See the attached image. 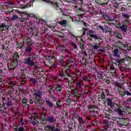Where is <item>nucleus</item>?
Segmentation results:
<instances>
[{"label":"nucleus","mask_w":131,"mask_h":131,"mask_svg":"<svg viewBox=\"0 0 131 131\" xmlns=\"http://www.w3.org/2000/svg\"><path fill=\"white\" fill-rule=\"evenodd\" d=\"M35 96L36 101L37 103H39V106L43 104L45 100L42 99V92L40 91H35L34 94Z\"/></svg>","instance_id":"nucleus-1"},{"label":"nucleus","mask_w":131,"mask_h":131,"mask_svg":"<svg viewBox=\"0 0 131 131\" xmlns=\"http://www.w3.org/2000/svg\"><path fill=\"white\" fill-rule=\"evenodd\" d=\"M31 55H30V56L27 58L25 59L24 60V63L28 65V68H30L31 66H33L35 69H36V68L38 67V63H37V62H33L31 60Z\"/></svg>","instance_id":"nucleus-2"},{"label":"nucleus","mask_w":131,"mask_h":131,"mask_svg":"<svg viewBox=\"0 0 131 131\" xmlns=\"http://www.w3.org/2000/svg\"><path fill=\"white\" fill-rule=\"evenodd\" d=\"M75 117L78 120L79 125H78V128H81L82 127H81V124H84L85 123V121H84V120H83V118L81 116L76 114V113H75Z\"/></svg>","instance_id":"nucleus-3"},{"label":"nucleus","mask_w":131,"mask_h":131,"mask_svg":"<svg viewBox=\"0 0 131 131\" xmlns=\"http://www.w3.org/2000/svg\"><path fill=\"white\" fill-rule=\"evenodd\" d=\"M45 130H50V131H61L60 128H55V125H48L45 127Z\"/></svg>","instance_id":"nucleus-4"},{"label":"nucleus","mask_w":131,"mask_h":131,"mask_svg":"<svg viewBox=\"0 0 131 131\" xmlns=\"http://www.w3.org/2000/svg\"><path fill=\"white\" fill-rule=\"evenodd\" d=\"M127 23H129L128 19H126L125 21H123V25L120 27V28L122 31H126V29H127V25L124 24H126Z\"/></svg>","instance_id":"nucleus-5"},{"label":"nucleus","mask_w":131,"mask_h":131,"mask_svg":"<svg viewBox=\"0 0 131 131\" xmlns=\"http://www.w3.org/2000/svg\"><path fill=\"white\" fill-rule=\"evenodd\" d=\"M47 121L49 123H53V122H56V118L53 116H49L46 119Z\"/></svg>","instance_id":"nucleus-6"},{"label":"nucleus","mask_w":131,"mask_h":131,"mask_svg":"<svg viewBox=\"0 0 131 131\" xmlns=\"http://www.w3.org/2000/svg\"><path fill=\"white\" fill-rule=\"evenodd\" d=\"M47 106H49V108L52 109V108H54V104L50 99H47L45 100Z\"/></svg>","instance_id":"nucleus-7"},{"label":"nucleus","mask_w":131,"mask_h":131,"mask_svg":"<svg viewBox=\"0 0 131 131\" xmlns=\"http://www.w3.org/2000/svg\"><path fill=\"white\" fill-rule=\"evenodd\" d=\"M112 55L113 57H116V58H119V51L118 50V49L113 50Z\"/></svg>","instance_id":"nucleus-8"},{"label":"nucleus","mask_w":131,"mask_h":131,"mask_svg":"<svg viewBox=\"0 0 131 131\" xmlns=\"http://www.w3.org/2000/svg\"><path fill=\"white\" fill-rule=\"evenodd\" d=\"M66 65H67V63L66 62H63V63H61V66H62L61 68L63 72H66V71L68 70V68H69L68 66Z\"/></svg>","instance_id":"nucleus-9"},{"label":"nucleus","mask_w":131,"mask_h":131,"mask_svg":"<svg viewBox=\"0 0 131 131\" xmlns=\"http://www.w3.org/2000/svg\"><path fill=\"white\" fill-rule=\"evenodd\" d=\"M25 51L26 53H32V47L30 45H27L26 47Z\"/></svg>","instance_id":"nucleus-10"},{"label":"nucleus","mask_w":131,"mask_h":131,"mask_svg":"<svg viewBox=\"0 0 131 131\" xmlns=\"http://www.w3.org/2000/svg\"><path fill=\"white\" fill-rule=\"evenodd\" d=\"M20 83H26V76L25 75H23L20 76Z\"/></svg>","instance_id":"nucleus-11"},{"label":"nucleus","mask_w":131,"mask_h":131,"mask_svg":"<svg viewBox=\"0 0 131 131\" xmlns=\"http://www.w3.org/2000/svg\"><path fill=\"white\" fill-rule=\"evenodd\" d=\"M28 129V127L27 126H20L18 128V131H25Z\"/></svg>","instance_id":"nucleus-12"},{"label":"nucleus","mask_w":131,"mask_h":131,"mask_svg":"<svg viewBox=\"0 0 131 131\" xmlns=\"http://www.w3.org/2000/svg\"><path fill=\"white\" fill-rule=\"evenodd\" d=\"M125 90L123 88H120L118 89V92L119 94L122 96V97H123V96H125Z\"/></svg>","instance_id":"nucleus-13"},{"label":"nucleus","mask_w":131,"mask_h":131,"mask_svg":"<svg viewBox=\"0 0 131 131\" xmlns=\"http://www.w3.org/2000/svg\"><path fill=\"white\" fill-rule=\"evenodd\" d=\"M116 112H117V115H119V116H121L123 114V110H121L119 107L116 110Z\"/></svg>","instance_id":"nucleus-14"},{"label":"nucleus","mask_w":131,"mask_h":131,"mask_svg":"<svg viewBox=\"0 0 131 131\" xmlns=\"http://www.w3.org/2000/svg\"><path fill=\"white\" fill-rule=\"evenodd\" d=\"M26 122H24L23 118H21L20 121L19 122L18 125H20V126H25V125H26Z\"/></svg>","instance_id":"nucleus-15"},{"label":"nucleus","mask_w":131,"mask_h":131,"mask_svg":"<svg viewBox=\"0 0 131 131\" xmlns=\"http://www.w3.org/2000/svg\"><path fill=\"white\" fill-rule=\"evenodd\" d=\"M68 63L70 66H76V62L75 61L73 60L72 59L69 60Z\"/></svg>","instance_id":"nucleus-16"},{"label":"nucleus","mask_w":131,"mask_h":131,"mask_svg":"<svg viewBox=\"0 0 131 131\" xmlns=\"http://www.w3.org/2000/svg\"><path fill=\"white\" fill-rule=\"evenodd\" d=\"M55 89L57 91V92H62V90H63V87L60 85H56L55 86Z\"/></svg>","instance_id":"nucleus-17"},{"label":"nucleus","mask_w":131,"mask_h":131,"mask_svg":"<svg viewBox=\"0 0 131 131\" xmlns=\"http://www.w3.org/2000/svg\"><path fill=\"white\" fill-rule=\"evenodd\" d=\"M88 110L90 113H95V112H96V111L95 110V106H94L88 107Z\"/></svg>","instance_id":"nucleus-18"},{"label":"nucleus","mask_w":131,"mask_h":131,"mask_svg":"<svg viewBox=\"0 0 131 131\" xmlns=\"http://www.w3.org/2000/svg\"><path fill=\"white\" fill-rule=\"evenodd\" d=\"M40 119L46 120H47V114L46 113H43L40 114Z\"/></svg>","instance_id":"nucleus-19"},{"label":"nucleus","mask_w":131,"mask_h":131,"mask_svg":"<svg viewBox=\"0 0 131 131\" xmlns=\"http://www.w3.org/2000/svg\"><path fill=\"white\" fill-rule=\"evenodd\" d=\"M11 67H16V66H18V61L17 60H13L11 62Z\"/></svg>","instance_id":"nucleus-20"},{"label":"nucleus","mask_w":131,"mask_h":131,"mask_svg":"<svg viewBox=\"0 0 131 131\" xmlns=\"http://www.w3.org/2000/svg\"><path fill=\"white\" fill-rule=\"evenodd\" d=\"M13 59L14 61H17L18 59H19V55H18V53H15L14 54Z\"/></svg>","instance_id":"nucleus-21"},{"label":"nucleus","mask_w":131,"mask_h":131,"mask_svg":"<svg viewBox=\"0 0 131 131\" xmlns=\"http://www.w3.org/2000/svg\"><path fill=\"white\" fill-rule=\"evenodd\" d=\"M107 104L110 107H112V99L111 98L107 99Z\"/></svg>","instance_id":"nucleus-22"},{"label":"nucleus","mask_w":131,"mask_h":131,"mask_svg":"<svg viewBox=\"0 0 131 131\" xmlns=\"http://www.w3.org/2000/svg\"><path fill=\"white\" fill-rule=\"evenodd\" d=\"M99 48H101V43L95 44L94 46H93L94 50H98Z\"/></svg>","instance_id":"nucleus-23"},{"label":"nucleus","mask_w":131,"mask_h":131,"mask_svg":"<svg viewBox=\"0 0 131 131\" xmlns=\"http://www.w3.org/2000/svg\"><path fill=\"white\" fill-rule=\"evenodd\" d=\"M59 24L61 25V26H63L65 27V26H66V24H67V20H63L59 23Z\"/></svg>","instance_id":"nucleus-24"},{"label":"nucleus","mask_w":131,"mask_h":131,"mask_svg":"<svg viewBox=\"0 0 131 131\" xmlns=\"http://www.w3.org/2000/svg\"><path fill=\"white\" fill-rule=\"evenodd\" d=\"M91 37H92L94 39H99V35L97 34H93L90 36Z\"/></svg>","instance_id":"nucleus-25"},{"label":"nucleus","mask_w":131,"mask_h":131,"mask_svg":"<svg viewBox=\"0 0 131 131\" xmlns=\"http://www.w3.org/2000/svg\"><path fill=\"white\" fill-rule=\"evenodd\" d=\"M37 59V55L36 54H33V56H31V60L32 61V62H34L35 60H36Z\"/></svg>","instance_id":"nucleus-26"},{"label":"nucleus","mask_w":131,"mask_h":131,"mask_svg":"<svg viewBox=\"0 0 131 131\" xmlns=\"http://www.w3.org/2000/svg\"><path fill=\"white\" fill-rule=\"evenodd\" d=\"M76 86L77 89H81L82 88V84H81V83L80 82H78L76 83Z\"/></svg>","instance_id":"nucleus-27"},{"label":"nucleus","mask_w":131,"mask_h":131,"mask_svg":"<svg viewBox=\"0 0 131 131\" xmlns=\"http://www.w3.org/2000/svg\"><path fill=\"white\" fill-rule=\"evenodd\" d=\"M0 27L1 28H5V29H9V26L6 25L5 24H2L0 25Z\"/></svg>","instance_id":"nucleus-28"},{"label":"nucleus","mask_w":131,"mask_h":131,"mask_svg":"<svg viewBox=\"0 0 131 131\" xmlns=\"http://www.w3.org/2000/svg\"><path fill=\"white\" fill-rule=\"evenodd\" d=\"M42 71V69L41 67H39L37 71H36V69H35V72L37 73V74H40V72Z\"/></svg>","instance_id":"nucleus-29"},{"label":"nucleus","mask_w":131,"mask_h":131,"mask_svg":"<svg viewBox=\"0 0 131 131\" xmlns=\"http://www.w3.org/2000/svg\"><path fill=\"white\" fill-rule=\"evenodd\" d=\"M14 20H20V18L16 15H14L11 18V21H14Z\"/></svg>","instance_id":"nucleus-30"},{"label":"nucleus","mask_w":131,"mask_h":131,"mask_svg":"<svg viewBox=\"0 0 131 131\" xmlns=\"http://www.w3.org/2000/svg\"><path fill=\"white\" fill-rule=\"evenodd\" d=\"M11 104H12V102L10 101V98H8L7 99V100L6 101V105H7V106H10Z\"/></svg>","instance_id":"nucleus-31"},{"label":"nucleus","mask_w":131,"mask_h":131,"mask_svg":"<svg viewBox=\"0 0 131 131\" xmlns=\"http://www.w3.org/2000/svg\"><path fill=\"white\" fill-rule=\"evenodd\" d=\"M56 104L57 105L58 107H59V108H61V107H62V102H61V100H60L56 102Z\"/></svg>","instance_id":"nucleus-32"},{"label":"nucleus","mask_w":131,"mask_h":131,"mask_svg":"<svg viewBox=\"0 0 131 131\" xmlns=\"http://www.w3.org/2000/svg\"><path fill=\"white\" fill-rule=\"evenodd\" d=\"M83 79V80H90V79H91V77H90V75H88L87 76H85Z\"/></svg>","instance_id":"nucleus-33"},{"label":"nucleus","mask_w":131,"mask_h":131,"mask_svg":"<svg viewBox=\"0 0 131 131\" xmlns=\"http://www.w3.org/2000/svg\"><path fill=\"white\" fill-rule=\"evenodd\" d=\"M117 63H119L120 64V63H124V59H118L117 60Z\"/></svg>","instance_id":"nucleus-34"},{"label":"nucleus","mask_w":131,"mask_h":131,"mask_svg":"<svg viewBox=\"0 0 131 131\" xmlns=\"http://www.w3.org/2000/svg\"><path fill=\"white\" fill-rule=\"evenodd\" d=\"M122 16L124 17V18H126V19H128V18L130 17L129 14H123Z\"/></svg>","instance_id":"nucleus-35"},{"label":"nucleus","mask_w":131,"mask_h":131,"mask_svg":"<svg viewBox=\"0 0 131 131\" xmlns=\"http://www.w3.org/2000/svg\"><path fill=\"white\" fill-rule=\"evenodd\" d=\"M9 83L12 88L16 84V83L15 82H13V80H11V81L9 82Z\"/></svg>","instance_id":"nucleus-36"},{"label":"nucleus","mask_w":131,"mask_h":131,"mask_svg":"<svg viewBox=\"0 0 131 131\" xmlns=\"http://www.w3.org/2000/svg\"><path fill=\"white\" fill-rule=\"evenodd\" d=\"M68 89H70V90H71V91H73L74 90V87H73L72 84L68 85Z\"/></svg>","instance_id":"nucleus-37"},{"label":"nucleus","mask_w":131,"mask_h":131,"mask_svg":"<svg viewBox=\"0 0 131 131\" xmlns=\"http://www.w3.org/2000/svg\"><path fill=\"white\" fill-rule=\"evenodd\" d=\"M125 95L126 96H131V92H129L128 91H125Z\"/></svg>","instance_id":"nucleus-38"},{"label":"nucleus","mask_w":131,"mask_h":131,"mask_svg":"<svg viewBox=\"0 0 131 131\" xmlns=\"http://www.w3.org/2000/svg\"><path fill=\"white\" fill-rule=\"evenodd\" d=\"M31 81L34 83V84H35V83H37V81L35 80V79L31 78Z\"/></svg>","instance_id":"nucleus-39"},{"label":"nucleus","mask_w":131,"mask_h":131,"mask_svg":"<svg viewBox=\"0 0 131 131\" xmlns=\"http://www.w3.org/2000/svg\"><path fill=\"white\" fill-rule=\"evenodd\" d=\"M89 34L90 36H92V35H93L94 34V31L93 30H90L89 31Z\"/></svg>","instance_id":"nucleus-40"},{"label":"nucleus","mask_w":131,"mask_h":131,"mask_svg":"<svg viewBox=\"0 0 131 131\" xmlns=\"http://www.w3.org/2000/svg\"><path fill=\"white\" fill-rule=\"evenodd\" d=\"M98 28L101 29V30H102V31H104V30H105V28H104V27H103L102 26H99Z\"/></svg>","instance_id":"nucleus-41"},{"label":"nucleus","mask_w":131,"mask_h":131,"mask_svg":"<svg viewBox=\"0 0 131 131\" xmlns=\"http://www.w3.org/2000/svg\"><path fill=\"white\" fill-rule=\"evenodd\" d=\"M83 35H84L85 34V31L86 30H89V29H88V28H83Z\"/></svg>","instance_id":"nucleus-42"},{"label":"nucleus","mask_w":131,"mask_h":131,"mask_svg":"<svg viewBox=\"0 0 131 131\" xmlns=\"http://www.w3.org/2000/svg\"><path fill=\"white\" fill-rule=\"evenodd\" d=\"M100 97L102 100H103V99H105V94H104V93H102L100 95Z\"/></svg>","instance_id":"nucleus-43"},{"label":"nucleus","mask_w":131,"mask_h":131,"mask_svg":"<svg viewBox=\"0 0 131 131\" xmlns=\"http://www.w3.org/2000/svg\"><path fill=\"white\" fill-rule=\"evenodd\" d=\"M72 46H73L74 49H76V50H77V45H76V43H72Z\"/></svg>","instance_id":"nucleus-44"},{"label":"nucleus","mask_w":131,"mask_h":131,"mask_svg":"<svg viewBox=\"0 0 131 131\" xmlns=\"http://www.w3.org/2000/svg\"><path fill=\"white\" fill-rule=\"evenodd\" d=\"M105 93H106L107 96H109L110 95V92L108 90H106Z\"/></svg>","instance_id":"nucleus-45"},{"label":"nucleus","mask_w":131,"mask_h":131,"mask_svg":"<svg viewBox=\"0 0 131 131\" xmlns=\"http://www.w3.org/2000/svg\"><path fill=\"white\" fill-rule=\"evenodd\" d=\"M80 74H81V73L80 72H77L76 73V75H77V77H79L80 76Z\"/></svg>","instance_id":"nucleus-46"},{"label":"nucleus","mask_w":131,"mask_h":131,"mask_svg":"<svg viewBox=\"0 0 131 131\" xmlns=\"http://www.w3.org/2000/svg\"><path fill=\"white\" fill-rule=\"evenodd\" d=\"M57 66H58V64L57 63V62H54V63L53 64V67L54 68H56V67H57Z\"/></svg>","instance_id":"nucleus-47"},{"label":"nucleus","mask_w":131,"mask_h":131,"mask_svg":"<svg viewBox=\"0 0 131 131\" xmlns=\"http://www.w3.org/2000/svg\"><path fill=\"white\" fill-rule=\"evenodd\" d=\"M33 16H34L33 14H28L27 17H33Z\"/></svg>","instance_id":"nucleus-48"},{"label":"nucleus","mask_w":131,"mask_h":131,"mask_svg":"<svg viewBox=\"0 0 131 131\" xmlns=\"http://www.w3.org/2000/svg\"><path fill=\"white\" fill-rule=\"evenodd\" d=\"M23 103H24V104H26L27 103V99H24L23 100Z\"/></svg>","instance_id":"nucleus-49"},{"label":"nucleus","mask_w":131,"mask_h":131,"mask_svg":"<svg viewBox=\"0 0 131 131\" xmlns=\"http://www.w3.org/2000/svg\"><path fill=\"white\" fill-rule=\"evenodd\" d=\"M83 55H84V56H88V53H86V52L85 51H84L82 52Z\"/></svg>","instance_id":"nucleus-50"},{"label":"nucleus","mask_w":131,"mask_h":131,"mask_svg":"<svg viewBox=\"0 0 131 131\" xmlns=\"http://www.w3.org/2000/svg\"><path fill=\"white\" fill-rule=\"evenodd\" d=\"M69 33L72 36H73V37H75V36H74V34L73 33V32H70Z\"/></svg>","instance_id":"nucleus-51"},{"label":"nucleus","mask_w":131,"mask_h":131,"mask_svg":"<svg viewBox=\"0 0 131 131\" xmlns=\"http://www.w3.org/2000/svg\"><path fill=\"white\" fill-rule=\"evenodd\" d=\"M121 11L125 12L126 11V9L125 8H121Z\"/></svg>","instance_id":"nucleus-52"},{"label":"nucleus","mask_w":131,"mask_h":131,"mask_svg":"<svg viewBox=\"0 0 131 131\" xmlns=\"http://www.w3.org/2000/svg\"><path fill=\"white\" fill-rule=\"evenodd\" d=\"M21 14H24L25 15H28V13L27 11H23V12H21Z\"/></svg>","instance_id":"nucleus-53"},{"label":"nucleus","mask_w":131,"mask_h":131,"mask_svg":"<svg viewBox=\"0 0 131 131\" xmlns=\"http://www.w3.org/2000/svg\"><path fill=\"white\" fill-rule=\"evenodd\" d=\"M111 75L112 76H115V71H114V72H111Z\"/></svg>","instance_id":"nucleus-54"},{"label":"nucleus","mask_w":131,"mask_h":131,"mask_svg":"<svg viewBox=\"0 0 131 131\" xmlns=\"http://www.w3.org/2000/svg\"><path fill=\"white\" fill-rule=\"evenodd\" d=\"M106 83H107V84H110V83H111V82H110L109 80H106Z\"/></svg>","instance_id":"nucleus-55"},{"label":"nucleus","mask_w":131,"mask_h":131,"mask_svg":"<svg viewBox=\"0 0 131 131\" xmlns=\"http://www.w3.org/2000/svg\"><path fill=\"white\" fill-rule=\"evenodd\" d=\"M101 6H104L105 5H108V2L105 3H101Z\"/></svg>","instance_id":"nucleus-56"},{"label":"nucleus","mask_w":131,"mask_h":131,"mask_svg":"<svg viewBox=\"0 0 131 131\" xmlns=\"http://www.w3.org/2000/svg\"><path fill=\"white\" fill-rule=\"evenodd\" d=\"M2 100L3 102H5V100H6V97H2Z\"/></svg>","instance_id":"nucleus-57"},{"label":"nucleus","mask_w":131,"mask_h":131,"mask_svg":"<svg viewBox=\"0 0 131 131\" xmlns=\"http://www.w3.org/2000/svg\"><path fill=\"white\" fill-rule=\"evenodd\" d=\"M99 75H100V76H99V77H100V78H101V79H104V76H101V74H99Z\"/></svg>","instance_id":"nucleus-58"},{"label":"nucleus","mask_w":131,"mask_h":131,"mask_svg":"<svg viewBox=\"0 0 131 131\" xmlns=\"http://www.w3.org/2000/svg\"><path fill=\"white\" fill-rule=\"evenodd\" d=\"M59 76L60 77H63V73H61L59 74Z\"/></svg>","instance_id":"nucleus-59"},{"label":"nucleus","mask_w":131,"mask_h":131,"mask_svg":"<svg viewBox=\"0 0 131 131\" xmlns=\"http://www.w3.org/2000/svg\"><path fill=\"white\" fill-rule=\"evenodd\" d=\"M79 10H80V11H81L82 12H83V11H84V9H83V8H80Z\"/></svg>","instance_id":"nucleus-60"},{"label":"nucleus","mask_w":131,"mask_h":131,"mask_svg":"<svg viewBox=\"0 0 131 131\" xmlns=\"http://www.w3.org/2000/svg\"><path fill=\"white\" fill-rule=\"evenodd\" d=\"M43 111H46L47 110L45 107H42Z\"/></svg>","instance_id":"nucleus-61"},{"label":"nucleus","mask_w":131,"mask_h":131,"mask_svg":"<svg viewBox=\"0 0 131 131\" xmlns=\"http://www.w3.org/2000/svg\"><path fill=\"white\" fill-rule=\"evenodd\" d=\"M31 40V39H27L26 40V41H30Z\"/></svg>","instance_id":"nucleus-62"},{"label":"nucleus","mask_w":131,"mask_h":131,"mask_svg":"<svg viewBox=\"0 0 131 131\" xmlns=\"http://www.w3.org/2000/svg\"><path fill=\"white\" fill-rule=\"evenodd\" d=\"M5 46H3L2 47V49H3V50H5Z\"/></svg>","instance_id":"nucleus-63"},{"label":"nucleus","mask_w":131,"mask_h":131,"mask_svg":"<svg viewBox=\"0 0 131 131\" xmlns=\"http://www.w3.org/2000/svg\"><path fill=\"white\" fill-rule=\"evenodd\" d=\"M101 131H107V130L105 129H103V130H101Z\"/></svg>","instance_id":"nucleus-64"}]
</instances>
